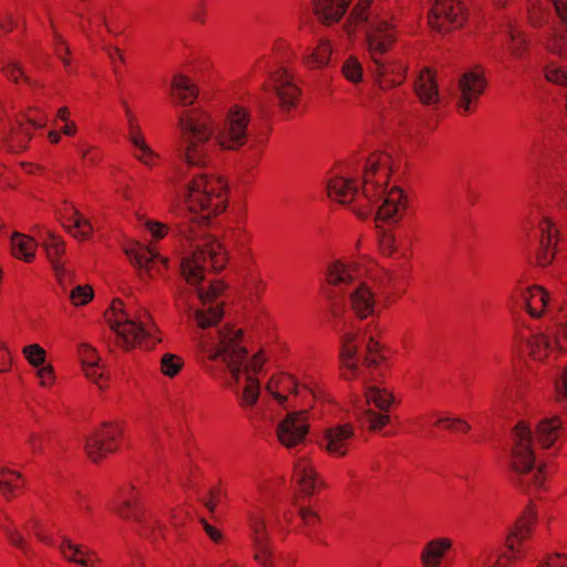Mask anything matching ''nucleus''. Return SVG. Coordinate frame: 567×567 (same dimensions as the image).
Wrapping results in <instances>:
<instances>
[{
  "label": "nucleus",
  "mask_w": 567,
  "mask_h": 567,
  "mask_svg": "<svg viewBox=\"0 0 567 567\" xmlns=\"http://www.w3.org/2000/svg\"><path fill=\"white\" fill-rule=\"evenodd\" d=\"M179 234L189 241H203L198 243L192 254L181 261V274L188 285L196 287V293L202 305L194 310L190 303L192 290L178 286L173 291L175 307L196 322L198 331L195 339L203 357L217 359L221 355L238 379L239 372L235 361L243 352L234 342L236 332L223 331V328H217L224 316L223 303L218 301V297L225 286L220 281L210 282L207 289L198 286L205 278L204 274L208 264L215 270L224 268L226 251L215 238L197 235L193 226H182Z\"/></svg>",
  "instance_id": "nucleus-1"
},
{
  "label": "nucleus",
  "mask_w": 567,
  "mask_h": 567,
  "mask_svg": "<svg viewBox=\"0 0 567 567\" xmlns=\"http://www.w3.org/2000/svg\"><path fill=\"white\" fill-rule=\"evenodd\" d=\"M181 141L177 147L182 165L176 193L179 209L190 215L192 223L207 221L223 213L227 205L226 183L200 169L208 162L214 131L209 117L200 110H184L178 114Z\"/></svg>",
  "instance_id": "nucleus-2"
},
{
  "label": "nucleus",
  "mask_w": 567,
  "mask_h": 567,
  "mask_svg": "<svg viewBox=\"0 0 567 567\" xmlns=\"http://www.w3.org/2000/svg\"><path fill=\"white\" fill-rule=\"evenodd\" d=\"M388 164L386 155L372 156L367 161L362 193L352 178L336 176L327 185L329 197L343 205L357 200L360 204L357 214L361 218L374 214L378 220L398 223L403 217L408 198L400 187L386 188Z\"/></svg>",
  "instance_id": "nucleus-3"
},
{
  "label": "nucleus",
  "mask_w": 567,
  "mask_h": 567,
  "mask_svg": "<svg viewBox=\"0 0 567 567\" xmlns=\"http://www.w3.org/2000/svg\"><path fill=\"white\" fill-rule=\"evenodd\" d=\"M343 28L349 35L357 30L363 31L369 52L381 76L379 79L381 90L398 85L403 81V69L400 70L399 79H390L386 75L388 70L379 59L396 40L395 27L379 4H373L372 0H359Z\"/></svg>",
  "instance_id": "nucleus-4"
},
{
  "label": "nucleus",
  "mask_w": 567,
  "mask_h": 567,
  "mask_svg": "<svg viewBox=\"0 0 567 567\" xmlns=\"http://www.w3.org/2000/svg\"><path fill=\"white\" fill-rule=\"evenodd\" d=\"M327 281L329 288L326 295L334 318L342 319L346 307L360 319L374 313V293L365 282L355 278L351 266L339 260L332 262L327 270Z\"/></svg>",
  "instance_id": "nucleus-5"
},
{
  "label": "nucleus",
  "mask_w": 567,
  "mask_h": 567,
  "mask_svg": "<svg viewBox=\"0 0 567 567\" xmlns=\"http://www.w3.org/2000/svg\"><path fill=\"white\" fill-rule=\"evenodd\" d=\"M533 434L523 422L518 423L514 432V446L512 452V470L515 473L514 482L525 491L532 487L538 489L545 480L546 466L535 467V455L532 450Z\"/></svg>",
  "instance_id": "nucleus-6"
},
{
  "label": "nucleus",
  "mask_w": 567,
  "mask_h": 567,
  "mask_svg": "<svg viewBox=\"0 0 567 567\" xmlns=\"http://www.w3.org/2000/svg\"><path fill=\"white\" fill-rule=\"evenodd\" d=\"M343 347L340 353L342 367L349 370L352 375L363 379L367 384L373 378L364 374L363 368L368 370L377 368L383 360L380 353V344L372 336L359 339L358 332L347 331L343 337Z\"/></svg>",
  "instance_id": "nucleus-7"
},
{
  "label": "nucleus",
  "mask_w": 567,
  "mask_h": 567,
  "mask_svg": "<svg viewBox=\"0 0 567 567\" xmlns=\"http://www.w3.org/2000/svg\"><path fill=\"white\" fill-rule=\"evenodd\" d=\"M223 331L236 332V339L234 340V342L243 352V354L239 355L238 360L235 361L239 372L238 379L233 374L231 368L228 365V362L223 359L221 355L217 359L207 360L210 362L221 361L225 364V367L230 371V374L237 384H239L240 382L241 371L244 368L246 372V384L243 391L240 393L238 392L237 394L240 399V403L243 406H252L259 398L260 385L259 382L250 374V372H258L261 369L265 360L260 357V354H255L250 361L246 362L247 351L245 348L240 346L241 331L230 327H224Z\"/></svg>",
  "instance_id": "nucleus-8"
},
{
  "label": "nucleus",
  "mask_w": 567,
  "mask_h": 567,
  "mask_svg": "<svg viewBox=\"0 0 567 567\" xmlns=\"http://www.w3.org/2000/svg\"><path fill=\"white\" fill-rule=\"evenodd\" d=\"M249 111L234 105L226 113L223 122L216 127L215 141L227 151H239L249 138Z\"/></svg>",
  "instance_id": "nucleus-9"
},
{
  "label": "nucleus",
  "mask_w": 567,
  "mask_h": 567,
  "mask_svg": "<svg viewBox=\"0 0 567 567\" xmlns=\"http://www.w3.org/2000/svg\"><path fill=\"white\" fill-rule=\"evenodd\" d=\"M364 395V403L360 401L354 403L357 417L371 431H380L390 420L386 412L392 399L384 390L372 385L365 386Z\"/></svg>",
  "instance_id": "nucleus-10"
},
{
  "label": "nucleus",
  "mask_w": 567,
  "mask_h": 567,
  "mask_svg": "<svg viewBox=\"0 0 567 567\" xmlns=\"http://www.w3.org/2000/svg\"><path fill=\"white\" fill-rule=\"evenodd\" d=\"M536 520V515L532 509L525 512L516 522L515 527L511 530L506 539V547L511 555H504L494 561L489 551H483L471 563V567H506L505 560L515 558L519 551V546L524 539L530 535L532 525Z\"/></svg>",
  "instance_id": "nucleus-11"
},
{
  "label": "nucleus",
  "mask_w": 567,
  "mask_h": 567,
  "mask_svg": "<svg viewBox=\"0 0 567 567\" xmlns=\"http://www.w3.org/2000/svg\"><path fill=\"white\" fill-rule=\"evenodd\" d=\"M567 312V306L561 310ZM567 317V315H565ZM567 318L565 322L532 330L527 339V349L534 360H544L555 347L567 350Z\"/></svg>",
  "instance_id": "nucleus-12"
},
{
  "label": "nucleus",
  "mask_w": 567,
  "mask_h": 567,
  "mask_svg": "<svg viewBox=\"0 0 567 567\" xmlns=\"http://www.w3.org/2000/svg\"><path fill=\"white\" fill-rule=\"evenodd\" d=\"M264 91L266 94L271 93L276 96L278 105L285 112L296 106L300 95V89L295 83L293 76L281 64L269 68L268 82L264 84Z\"/></svg>",
  "instance_id": "nucleus-13"
},
{
  "label": "nucleus",
  "mask_w": 567,
  "mask_h": 567,
  "mask_svg": "<svg viewBox=\"0 0 567 567\" xmlns=\"http://www.w3.org/2000/svg\"><path fill=\"white\" fill-rule=\"evenodd\" d=\"M466 19L465 9L456 0H440L429 11V24L439 32L460 28Z\"/></svg>",
  "instance_id": "nucleus-14"
},
{
  "label": "nucleus",
  "mask_w": 567,
  "mask_h": 567,
  "mask_svg": "<svg viewBox=\"0 0 567 567\" xmlns=\"http://www.w3.org/2000/svg\"><path fill=\"white\" fill-rule=\"evenodd\" d=\"M485 87L486 80L480 68L465 71L458 78L454 93L457 107L464 113L470 112L472 104L478 100Z\"/></svg>",
  "instance_id": "nucleus-15"
},
{
  "label": "nucleus",
  "mask_w": 567,
  "mask_h": 567,
  "mask_svg": "<svg viewBox=\"0 0 567 567\" xmlns=\"http://www.w3.org/2000/svg\"><path fill=\"white\" fill-rule=\"evenodd\" d=\"M113 330L117 334L118 343L123 347L130 348L137 343L146 342L148 347V339L153 337V327L148 326L142 317L131 319L125 315H122L115 320L112 326Z\"/></svg>",
  "instance_id": "nucleus-16"
},
{
  "label": "nucleus",
  "mask_w": 567,
  "mask_h": 567,
  "mask_svg": "<svg viewBox=\"0 0 567 567\" xmlns=\"http://www.w3.org/2000/svg\"><path fill=\"white\" fill-rule=\"evenodd\" d=\"M306 412H290L279 422L277 436L287 449H292L305 442L309 432V424L305 417Z\"/></svg>",
  "instance_id": "nucleus-17"
},
{
  "label": "nucleus",
  "mask_w": 567,
  "mask_h": 567,
  "mask_svg": "<svg viewBox=\"0 0 567 567\" xmlns=\"http://www.w3.org/2000/svg\"><path fill=\"white\" fill-rule=\"evenodd\" d=\"M248 525L250 529V539L255 550V560L262 567H274V563L271 560V548L269 546V535L264 517L258 513L250 512L248 514Z\"/></svg>",
  "instance_id": "nucleus-18"
},
{
  "label": "nucleus",
  "mask_w": 567,
  "mask_h": 567,
  "mask_svg": "<svg viewBox=\"0 0 567 567\" xmlns=\"http://www.w3.org/2000/svg\"><path fill=\"white\" fill-rule=\"evenodd\" d=\"M354 435L355 432L352 424H333L323 431L320 446L332 456L343 457L348 454Z\"/></svg>",
  "instance_id": "nucleus-19"
},
{
  "label": "nucleus",
  "mask_w": 567,
  "mask_h": 567,
  "mask_svg": "<svg viewBox=\"0 0 567 567\" xmlns=\"http://www.w3.org/2000/svg\"><path fill=\"white\" fill-rule=\"evenodd\" d=\"M122 430L114 424L104 423L103 429L95 431L92 435L85 439V451L93 462H97L106 454L115 451L114 444Z\"/></svg>",
  "instance_id": "nucleus-20"
},
{
  "label": "nucleus",
  "mask_w": 567,
  "mask_h": 567,
  "mask_svg": "<svg viewBox=\"0 0 567 567\" xmlns=\"http://www.w3.org/2000/svg\"><path fill=\"white\" fill-rule=\"evenodd\" d=\"M114 511L124 519H130L140 525L141 533L153 532L156 527L161 528L158 522L154 517H148L141 506L133 488L128 493L122 495L121 503Z\"/></svg>",
  "instance_id": "nucleus-21"
},
{
  "label": "nucleus",
  "mask_w": 567,
  "mask_h": 567,
  "mask_svg": "<svg viewBox=\"0 0 567 567\" xmlns=\"http://www.w3.org/2000/svg\"><path fill=\"white\" fill-rule=\"evenodd\" d=\"M30 137L29 128L20 122L13 124L6 117L4 110L0 106V143L8 150L17 152L27 147Z\"/></svg>",
  "instance_id": "nucleus-22"
},
{
  "label": "nucleus",
  "mask_w": 567,
  "mask_h": 567,
  "mask_svg": "<svg viewBox=\"0 0 567 567\" xmlns=\"http://www.w3.org/2000/svg\"><path fill=\"white\" fill-rule=\"evenodd\" d=\"M125 254L131 262L141 271V277H153L152 270L156 260H159L165 267L168 265L167 258L161 257L154 249L140 243H135L132 247L126 248Z\"/></svg>",
  "instance_id": "nucleus-23"
},
{
  "label": "nucleus",
  "mask_w": 567,
  "mask_h": 567,
  "mask_svg": "<svg viewBox=\"0 0 567 567\" xmlns=\"http://www.w3.org/2000/svg\"><path fill=\"white\" fill-rule=\"evenodd\" d=\"M350 3L351 0H311L315 16L326 25L339 22Z\"/></svg>",
  "instance_id": "nucleus-24"
},
{
  "label": "nucleus",
  "mask_w": 567,
  "mask_h": 567,
  "mask_svg": "<svg viewBox=\"0 0 567 567\" xmlns=\"http://www.w3.org/2000/svg\"><path fill=\"white\" fill-rule=\"evenodd\" d=\"M171 95L176 105L186 107L196 101L198 89L188 76L175 74L171 83Z\"/></svg>",
  "instance_id": "nucleus-25"
},
{
  "label": "nucleus",
  "mask_w": 567,
  "mask_h": 567,
  "mask_svg": "<svg viewBox=\"0 0 567 567\" xmlns=\"http://www.w3.org/2000/svg\"><path fill=\"white\" fill-rule=\"evenodd\" d=\"M539 230L540 241L537 252V264L545 267L551 262L555 256L554 246L557 229L549 219L545 218L539 225Z\"/></svg>",
  "instance_id": "nucleus-26"
},
{
  "label": "nucleus",
  "mask_w": 567,
  "mask_h": 567,
  "mask_svg": "<svg viewBox=\"0 0 567 567\" xmlns=\"http://www.w3.org/2000/svg\"><path fill=\"white\" fill-rule=\"evenodd\" d=\"M414 90L420 101L425 105H434L440 101L437 84L430 69L420 72Z\"/></svg>",
  "instance_id": "nucleus-27"
},
{
  "label": "nucleus",
  "mask_w": 567,
  "mask_h": 567,
  "mask_svg": "<svg viewBox=\"0 0 567 567\" xmlns=\"http://www.w3.org/2000/svg\"><path fill=\"white\" fill-rule=\"evenodd\" d=\"M59 549L63 557L83 567H92L95 554L82 545L73 544L69 538L63 537Z\"/></svg>",
  "instance_id": "nucleus-28"
},
{
  "label": "nucleus",
  "mask_w": 567,
  "mask_h": 567,
  "mask_svg": "<svg viewBox=\"0 0 567 567\" xmlns=\"http://www.w3.org/2000/svg\"><path fill=\"white\" fill-rule=\"evenodd\" d=\"M79 355L86 378L103 389L102 380L104 379V372L100 370L99 357L95 350L91 346L83 343L79 347Z\"/></svg>",
  "instance_id": "nucleus-29"
},
{
  "label": "nucleus",
  "mask_w": 567,
  "mask_h": 567,
  "mask_svg": "<svg viewBox=\"0 0 567 567\" xmlns=\"http://www.w3.org/2000/svg\"><path fill=\"white\" fill-rule=\"evenodd\" d=\"M295 478L303 495H312L318 485L317 473L308 460H299L295 466Z\"/></svg>",
  "instance_id": "nucleus-30"
},
{
  "label": "nucleus",
  "mask_w": 567,
  "mask_h": 567,
  "mask_svg": "<svg viewBox=\"0 0 567 567\" xmlns=\"http://www.w3.org/2000/svg\"><path fill=\"white\" fill-rule=\"evenodd\" d=\"M452 543L447 538H439L430 542L423 549L421 560L425 567H439L445 551Z\"/></svg>",
  "instance_id": "nucleus-31"
},
{
  "label": "nucleus",
  "mask_w": 567,
  "mask_h": 567,
  "mask_svg": "<svg viewBox=\"0 0 567 567\" xmlns=\"http://www.w3.org/2000/svg\"><path fill=\"white\" fill-rule=\"evenodd\" d=\"M523 303L532 317H539L548 303V293L542 287L535 286L522 295Z\"/></svg>",
  "instance_id": "nucleus-32"
},
{
  "label": "nucleus",
  "mask_w": 567,
  "mask_h": 567,
  "mask_svg": "<svg viewBox=\"0 0 567 567\" xmlns=\"http://www.w3.org/2000/svg\"><path fill=\"white\" fill-rule=\"evenodd\" d=\"M47 236L48 238L43 241V246L47 250L52 267L59 277L61 286L64 287L63 275L65 274V270L58 262V257L64 252V243L50 231H47Z\"/></svg>",
  "instance_id": "nucleus-33"
},
{
  "label": "nucleus",
  "mask_w": 567,
  "mask_h": 567,
  "mask_svg": "<svg viewBox=\"0 0 567 567\" xmlns=\"http://www.w3.org/2000/svg\"><path fill=\"white\" fill-rule=\"evenodd\" d=\"M37 244L31 237L14 233L11 237V249L14 257L29 262L33 259Z\"/></svg>",
  "instance_id": "nucleus-34"
},
{
  "label": "nucleus",
  "mask_w": 567,
  "mask_h": 567,
  "mask_svg": "<svg viewBox=\"0 0 567 567\" xmlns=\"http://www.w3.org/2000/svg\"><path fill=\"white\" fill-rule=\"evenodd\" d=\"M561 429V422L558 417L545 419L539 422L537 435L539 443L545 447L554 444Z\"/></svg>",
  "instance_id": "nucleus-35"
},
{
  "label": "nucleus",
  "mask_w": 567,
  "mask_h": 567,
  "mask_svg": "<svg viewBox=\"0 0 567 567\" xmlns=\"http://www.w3.org/2000/svg\"><path fill=\"white\" fill-rule=\"evenodd\" d=\"M331 47L327 40H321L315 50L305 54V63L310 68H322L329 63Z\"/></svg>",
  "instance_id": "nucleus-36"
},
{
  "label": "nucleus",
  "mask_w": 567,
  "mask_h": 567,
  "mask_svg": "<svg viewBox=\"0 0 567 567\" xmlns=\"http://www.w3.org/2000/svg\"><path fill=\"white\" fill-rule=\"evenodd\" d=\"M70 220L71 224L64 226L72 235L81 239L89 238L93 227L86 218H84L78 210L72 208V217Z\"/></svg>",
  "instance_id": "nucleus-37"
},
{
  "label": "nucleus",
  "mask_w": 567,
  "mask_h": 567,
  "mask_svg": "<svg viewBox=\"0 0 567 567\" xmlns=\"http://www.w3.org/2000/svg\"><path fill=\"white\" fill-rule=\"evenodd\" d=\"M21 474L6 467H0V493L3 496L10 497L14 489L19 488Z\"/></svg>",
  "instance_id": "nucleus-38"
},
{
  "label": "nucleus",
  "mask_w": 567,
  "mask_h": 567,
  "mask_svg": "<svg viewBox=\"0 0 567 567\" xmlns=\"http://www.w3.org/2000/svg\"><path fill=\"white\" fill-rule=\"evenodd\" d=\"M21 474L6 467H0V493L3 496L10 497L14 489L19 488Z\"/></svg>",
  "instance_id": "nucleus-39"
},
{
  "label": "nucleus",
  "mask_w": 567,
  "mask_h": 567,
  "mask_svg": "<svg viewBox=\"0 0 567 567\" xmlns=\"http://www.w3.org/2000/svg\"><path fill=\"white\" fill-rule=\"evenodd\" d=\"M504 33L508 39L507 49L513 55L520 56L526 45V40L523 37L522 31L516 25L508 23L505 27Z\"/></svg>",
  "instance_id": "nucleus-40"
},
{
  "label": "nucleus",
  "mask_w": 567,
  "mask_h": 567,
  "mask_svg": "<svg viewBox=\"0 0 567 567\" xmlns=\"http://www.w3.org/2000/svg\"><path fill=\"white\" fill-rule=\"evenodd\" d=\"M131 143L137 148L138 153L135 154V157L141 161L143 164L152 166L154 164L157 155L154 151L146 144L143 136H140L135 133L131 136Z\"/></svg>",
  "instance_id": "nucleus-41"
},
{
  "label": "nucleus",
  "mask_w": 567,
  "mask_h": 567,
  "mask_svg": "<svg viewBox=\"0 0 567 567\" xmlns=\"http://www.w3.org/2000/svg\"><path fill=\"white\" fill-rule=\"evenodd\" d=\"M182 358L173 353H165L161 359V371L168 378H174L183 368Z\"/></svg>",
  "instance_id": "nucleus-42"
},
{
  "label": "nucleus",
  "mask_w": 567,
  "mask_h": 567,
  "mask_svg": "<svg viewBox=\"0 0 567 567\" xmlns=\"http://www.w3.org/2000/svg\"><path fill=\"white\" fill-rule=\"evenodd\" d=\"M545 76L549 82L567 87V68L550 63L545 69Z\"/></svg>",
  "instance_id": "nucleus-43"
},
{
  "label": "nucleus",
  "mask_w": 567,
  "mask_h": 567,
  "mask_svg": "<svg viewBox=\"0 0 567 567\" xmlns=\"http://www.w3.org/2000/svg\"><path fill=\"white\" fill-rule=\"evenodd\" d=\"M342 73L344 78L353 83H358L362 80L363 70L358 59L350 56L342 66Z\"/></svg>",
  "instance_id": "nucleus-44"
},
{
  "label": "nucleus",
  "mask_w": 567,
  "mask_h": 567,
  "mask_svg": "<svg viewBox=\"0 0 567 567\" xmlns=\"http://www.w3.org/2000/svg\"><path fill=\"white\" fill-rule=\"evenodd\" d=\"M94 296L93 288L89 285H79L70 292L71 302L79 307L84 306L92 300Z\"/></svg>",
  "instance_id": "nucleus-45"
},
{
  "label": "nucleus",
  "mask_w": 567,
  "mask_h": 567,
  "mask_svg": "<svg viewBox=\"0 0 567 567\" xmlns=\"http://www.w3.org/2000/svg\"><path fill=\"white\" fill-rule=\"evenodd\" d=\"M23 354L33 367H40L45 361V351L37 343L24 347Z\"/></svg>",
  "instance_id": "nucleus-46"
},
{
  "label": "nucleus",
  "mask_w": 567,
  "mask_h": 567,
  "mask_svg": "<svg viewBox=\"0 0 567 567\" xmlns=\"http://www.w3.org/2000/svg\"><path fill=\"white\" fill-rule=\"evenodd\" d=\"M6 75L13 82L18 83L20 79H23L27 83H30V79L25 76L22 69L16 62H9L4 66Z\"/></svg>",
  "instance_id": "nucleus-47"
},
{
  "label": "nucleus",
  "mask_w": 567,
  "mask_h": 567,
  "mask_svg": "<svg viewBox=\"0 0 567 567\" xmlns=\"http://www.w3.org/2000/svg\"><path fill=\"white\" fill-rule=\"evenodd\" d=\"M446 423V426L451 430H457L462 432H468L471 430V426L468 423H466L464 420L455 417H441L437 420L436 424H443Z\"/></svg>",
  "instance_id": "nucleus-48"
},
{
  "label": "nucleus",
  "mask_w": 567,
  "mask_h": 567,
  "mask_svg": "<svg viewBox=\"0 0 567 567\" xmlns=\"http://www.w3.org/2000/svg\"><path fill=\"white\" fill-rule=\"evenodd\" d=\"M206 535L210 538L212 542L215 544H219L224 540V534L220 529L215 527L214 525H210L205 518L199 519Z\"/></svg>",
  "instance_id": "nucleus-49"
},
{
  "label": "nucleus",
  "mask_w": 567,
  "mask_h": 567,
  "mask_svg": "<svg viewBox=\"0 0 567 567\" xmlns=\"http://www.w3.org/2000/svg\"><path fill=\"white\" fill-rule=\"evenodd\" d=\"M299 514L303 522V525L309 529L315 528L317 524H319L320 522V517L318 516V514L309 508H300Z\"/></svg>",
  "instance_id": "nucleus-50"
},
{
  "label": "nucleus",
  "mask_w": 567,
  "mask_h": 567,
  "mask_svg": "<svg viewBox=\"0 0 567 567\" xmlns=\"http://www.w3.org/2000/svg\"><path fill=\"white\" fill-rule=\"evenodd\" d=\"M380 247L384 255L391 256L396 251L395 237L392 234H383L380 239Z\"/></svg>",
  "instance_id": "nucleus-51"
},
{
  "label": "nucleus",
  "mask_w": 567,
  "mask_h": 567,
  "mask_svg": "<svg viewBox=\"0 0 567 567\" xmlns=\"http://www.w3.org/2000/svg\"><path fill=\"white\" fill-rule=\"evenodd\" d=\"M556 393L559 401H567V365L564 368L560 379L556 381Z\"/></svg>",
  "instance_id": "nucleus-52"
},
{
  "label": "nucleus",
  "mask_w": 567,
  "mask_h": 567,
  "mask_svg": "<svg viewBox=\"0 0 567 567\" xmlns=\"http://www.w3.org/2000/svg\"><path fill=\"white\" fill-rule=\"evenodd\" d=\"M539 567H567V556L563 554L551 555Z\"/></svg>",
  "instance_id": "nucleus-53"
},
{
  "label": "nucleus",
  "mask_w": 567,
  "mask_h": 567,
  "mask_svg": "<svg viewBox=\"0 0 567 567\" xmlns=\"http://www.w3.org/2000/svg\"><path fill=\"white\" fill-rule=\"evenodd\" d=\"M556 16L567 25V0H553Z\"/></svg>",
  "instance_id": "nucleus-54"
},
{
  "label": "nucleus",
  "mask_w": 567,
  "mask_h": 567,
  "mask_svg": "<svg viewBox=\"0 0 567 567\" xmlns=\"http://www.w3.org/2000/svg\"><path fill=\"white\" fill-rule=\"evenodd\" d=\"M258 113L262 117H268L271 114V104L266 96H260L255 102Z\"/></svg>",
  "instance_id": "nucleus-55"
},
{
  "label": "nucleus",
  "mask_w": 567,
  "mask_h": 567,
  "mask_svg": "<svg viewBox=\"0 0 567 567\" xmlns=\"http://www.w3.org/2000/svg\"><path fill=\"white\" fill-rule=\"evenodd\" d=\"M38 377L41 379V384L47 385L53 382L54 372L52 365H45L38 370Z\"/></svg>",
  "instance_id": "nucleus-56"
},
{
  "label": "nucleus",
  "mask_w": 567,
  "mask_h": 567,
  "mask_svg": "<svg viewBox=\"0 0 567 567\" xmlns=\"http://www.w3.org/2000/svg\"><path fill=\"white\" fill-rule=\"evenodd\" d=\"M146 227L155 238H163L165 235L166 226L161 223L147 221Z\"/></svg>",
  "instance_id": "nucleus-57"
},
{
  "label": "nucleus",
  "mask_w": 567,
  "mask_h": 567,
  "mask_svg": "<svg viewBox=\"0 0 567 567\" xmlns=\"http://www.w3.org/2000/svg\"><path fill=\"white\" fill-rule=\"evenodd\" d=\"M122 104L124 106V110H125V113H126V116H127V120H128V126H130V136H128V138L131 140V136H132L133 133L142 136L138 126L135 125V123H134V116H133L128 105L126 104V102H122Z\"/></svg>",
  "instance_id": "nucleus-58"
},
{
  "label": "nucleus",
  "mask_w": 567,
  "mask_h": 567,
  "mask_svg": "<svg viewBox=\"0 0 567 567\" xmlns=\"http://www.w3.org/2000/svg\"><path fill=\"white\" fill-rule=\"evenodd\" d=\"M217 495H218V492L215 491V489H212L210 491V499H205V498H202L200 502L205 505V507L212 513L214 514L215 512V507H216V502L215 499L217 498Z\"/></svg>",
  "instance_id": "nucleus-59"
},
{
  "label": "nucleus",
  "mask_w": 567,
  "mask_h": 567,
  "mask_svg": "<svg viewBox=\"0 0 567 567\" xmlns=\"http://www.w3.org/2000/svg\"><path fill=\"white\" fill-rule=\"evenodd\" d=\"M530 22L534 24V25H540L544 21V17H543V12L540 9H534L532 12H530Z\"/></svg>",
  "instance_id": "nucleus-60"
},
{
  "label": "nucleus",
  "mask_w": 567,
  "mask_h": 567,
  "mask_svg": "<svg viewBox=\"0 0 567 567\" xmlns=\"http://www.w3.org/2000/svg\"><path fill=\"white\" fill-rule=\"evenodd\" d=\"M53 37H54L55 47L63 45L64 50H65V54H70V49L66 47L62 35L60 33H58L56 31H54Z\"/></svg>",
  "instance_id": "nucleus-61"
},
{
  "label": "nucleus",
  "mask_w": 567,
  "mask_h": 567,
  "mask_svg": "<svg viewBox=\"0 0 567 567\" xmlns=\"http://www.w3.org/2000/svg\"><path fill=\"white\" fill-rule=\"evenodd\" d=\"M40 441H41V437L37 434H32L29 439V443L31 445V447L33 449V451H40L41 450V445H40Z\"/></svg>",
  "instance_id": "nucleus-62"
},
{
  "label": "nucleus",
  "mask_w": 567,
  "mask_h": 567,
  "mask_svg": "<svg viewBox=\"0 0 567 567\" xmlns=\"http://www.w3.org/2000/svg\"><path fill=\"white\" fill-rule=\"evenodd\" d=\"M11 543H12L13 545H16V546L20 547V548H22V547H23V538H22V536H21V535L17 534V533H16V534H13V535H11Z\"/></svg>",
  "instance_id": "nucleus-63"
},
{
  "label": "nucleus",
  "mask_w": 567,
  "mask_h": 567,
  "mask_svg": "<svg viewBox=\"0 0 567 567\" xmlns=\"http://www.w3.org/2000/svg\"><path fill=\"white\" fill-rule=\"evenodd\" d=\"M76 131V126L74 123H71V124H66L62 132L65 134V135H73Z\"/></svg>",
  "instance_id": "nucleus-64"
}]
</instances>
